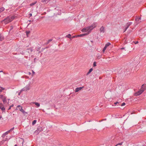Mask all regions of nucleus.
Listing matches in <instances>:
<instances>
[{"mask_svg":"<svg viewBox=\"0 0 146 146\" xmlns=\"http://www.w3.org/2000/svg\"><path fill=\"white\" fill-rule=\"evenodd\" d=\"M91 30L89 27L84 28L82 30V31L83 32H87V35L89 34L91 32Z\"/></svg>","mask_w":146,"mask_h":146,"instance_id":"1","label":"nucleus"},{"mask_svg":"<svg viewBox=\"0 0 146 146\" xmlns=\"http://www.w3.org/2000/svg\"><path fill=\"white\" fill-rule=\"evenodd\" d=\"M30 84H29L27 85L26 86L23 88L21 90V91H26L27 90H29L30 89Z\"/></svg>","mask_w":146,"mask_h":146,"instance_id":"2","label":"nucleus"},{"mask_svg":"<svg viewBox=\"0 0 146 146\" xmlns=\"http://www.w3.org/2000/svg\"><path fill=\"white\" fill-rule=\"evenodd\" d=\"M2 22H4L5 24H7L11 21L9 18V17H7L5 19L2 21Z\"/></svg>","mask_w":146,"mask_h":146,"instance_id":"3","label":"nucleus"},{"mask_svg":"<svg viewBox=\"0 0 146 146\" xmlns=\"http://www.w3.org/2000/svg\"><path fill=\"white\" fill-rule=\"evenodd\" d=\"M43 131V129L41 127H38L37 129L35 131V133L38 134L40 132Z\"/></svg>","mask_w":146,"mask_h":146,"instance_id":"4","label":"nucleus"},{"mask_svg":"<svg viewBox=\"0 0 146 146\" xmlns=\"http://www.w3.org/2000/svg\"><path fill=\"white\" fill-rule=\"evenodd\" d=\"M97 25V23H95L92 24V25L89 26L91 30H92L94 28L96 27Z\"/></svg>","mask_w":146,"mask_h":146,"instance_id":"5","label":"nucleus"},{"mask_svg":"<svg viewBox=\"0 0 146 146\" xmlns=\"http://www.w3.org/2000/svg\"><path fill=\"white\" fill-rule=\"evenodd\" d=\"M17 108H19L20 111L23 113H25L24 110L23 109L22 107L21 106L19 105L17 106Z\"/></svg>","mask_w":146,"mask_h":146,"instance_id":"6","label":"nucleus"},{"mask_svg":"<svg viewBox=\"0 0 146 146\" xmlns=\"http://www.w3.org/2000/svg\"><path fill=\"white\" fill-rule=\"evenodd\" d=\"M132 24V23L131 22L128 23L126 25V27H125V29L124 31L123 32H125L127 29Z\"/></svg>","mask_w":146,"mask_h":146,"instance_id":"7","label":"nucleus"},{"mask_svg":"<svg viewBox=\"0 0 146 146\" xmlns=\"http://www.w3.org/2000/svg\"><path fill=\"white\" fill-rule=\"evenodd\" d=\"M143 92L140 89L139 91L134 94V95L135 96H138L141 94Z\"/></svg>","mask_w":146,"mask_h":146,"instance_id":"8","label":"nucleus"},{"mask_svg":"<svg viewBox=\"0 0 146 146\" xmlns=\"http://www.w3.org/2000/svg\"><path fill=\"white\" fill-rule=\"evenodd\" d=\"M146 89V85H143L140 89V90L143 92Z\"/></svg>","mask_w":146,"mask_h":146,"instance_id":"9","label":"nucleus"},{"mask_svg":"<svg viewBox=\"0 0 146 146\" xmlns=\"http://www.w3.org/2000/svg\"><path fill=\"white\" fill-rule=\"evenodd\" d=\"M0 109H1L2 111L5 110V108L4 107L3 105L1 103H0Z\"/></svg>","mask_w":146,"mask_h":146,"instance_id":"10","label":"nucleus"},{"mask_svg":"<svg viewBox=\"0 0 146 146\" xmlns=\"http://www.w3.org/2000/svg\"><path fill=\"white\" fill-rule=\"evenodd\" d=\"M141 20V17H137L135 18V21H136V23L138 24L140 22V20Z\"/></svg>","mask_w":146,"mask_h":146,"instance_id":"11","label":"nucleus"},{"mask_svg":"<svg viewBox=\"0 0 146 146\" xmlns=\"http://www.w3.org/2000/svg\"><path fill=\"white\" fill-rule=\"evenodd\" d=\"M100 31L101 33H104L105 32L104 28L103 26L100 29Z\"/></svg>","mask_w":146,"mask_h":146,"instance_id":"12","label":"nucleus"},{"mask_svg":"<svg viewBox=\"0 0 146 146\" xmlns=\"http://www.w3.org/2000/svg\"><path fill=\"white\" fill-rule=\"evenodd\" d=\"M83 88V87H80L76 88L75 90V92H78L79 91L81 90Z\"/></svg>","mask_w":146,"mask_h":146,"instance_id":"13","label":"nucleus"},{"mask_svg":"<svg viewBox=\"0 0 146 146\" xmlns=\"http://www.w3.org/2000/svg\"><path fill=\"white\" fill-rule=\"evenodd\" d=\"M2 101L4 104H5L7 102V97L5 96L4 98L2 100Z\"/></svg>","mask_w":146,"mask_h":146,"instance_id":"14","label":"nucleus"},{"mask_svg":"<svg viewBox=\"0 0 146 146\" xmlns=\"http://www.w3.org/2000/svg\"><path fill=\"white\" fill-rule=\"evenodd\" d=\"M14 127H13L12 128H11L10 130H9L6 131V132L8 133V134L11 131H12L14 130Z\"/></svg>","mask_w":146,"mask_h":146,"instance_id":"15","label":"nucleus"},{"mask_svg":"<svg viewBox=\"0 0 146 146\" xmlns=\"http://www.w3.org/2000/svg\"><path fill=\"white\" fill-rule=\"evenodd\" d=\"M9 17L11 21H12L15 19V17L14 16Z\"/></svg>","mask_w":146,"mask_h":146,"instance_id":"16","label":"nucleus"},{"mask_svg":"<svg viewBox=\"0 0 146 146\" xmlns=\"http://www.w3.org/2000/svg\"><path fill=\"white\" fill-rule=\"evenodd\" d=\"M93 69L92 68H90L89 71L87 73V75L89 74H90L93 70Z\"/></svg>","mask_w":146,"mask_h":146,"instance_id":"17","label":"nucleus"},{"mask_svg":"<svg viewBox=\"0 0 146 146\" xmlns=\"http://www.w3.org/2000/svg\"><path fill=\"white\" fill-rule=\"evenodd\" d=\"M34 104H35V105L37 106V107H38L40 106V104L39 103H38V102H34Z\"/></svg>","mask_w":146,"mask_h":146,"instance_id":"18","label":"nucleus"},{"mask_svg":"<svg viewBox=\"0 0 146 146\" xmlns=\"http://www.w3.org/2000/svg\"><path fill=\"white\" fill-rule=\"evenodd\" d=\"M5 97V96H4L3 95H0V98L2 100Z\"/></svg>","mask_w":146,"mask_h":146,"instance_id":"19","label":"nucleus"},{"mask_svg":"<svg viewBox=\"0 0 146 146\" xmlns=\"http://www.w3.org/2000/svg\"><path fill=\"white\" fill-rule=\"evenodd\" d=\"M87 35V33H84V34H80V35H78V36L81 37V36H84L85 35Z\"/></svg>","mask_w":146,"mask_h":146,"instance_id":"20","label":"nucleus"},{"mask_svg":"<svg viewBox=\"0 0 146 146\" xmlns=\"http://www.w3.org/2000/svg\"><path fill=\"white\" fill-rule=\"evenodd\" d=\"M111 44V43L110 42H108L107 44H106L105 45V46L107 48L110 46Z\"/></svg>","mask_w":146,"mask_h":146,"instance_id":"21","label":"nucleus"},{"mask_svg":"<svg viewBox=\"0 0 146 146\" xmlns=\"http://www.w3.org/2000/svg\"><path fill=\"white\" fill-rule=\"evenodd\" d=\"M7 134H8V133L6 132L2 135V137H4Z\"/></svg>","mask_w":146,"mask_h":146,"instance_id":"22","label":"nucleus"},{"mask_svg":"<svg viewBox=\"0 0 146 146\" xmlns=\"http://www.w3.org/2000/svg\"><path fill=\"white\" fill-rule=\"evenodd\" d=\"M5 9L3 7H2L0 8V13L3 11Z\"/></svg>","mask_w":146,"mask_h":146,"instance_id":"23","label":"nucleus"},{"mask_svg":"<svg viewBox=\"0 0 146 146\" xmlns=\"http://www.w3.org/2000/svg\"><path fill=\"white\" fill-rule=\"evenodd\" d=\"M36 121H37L36 120H33L32 123L33 125H34L35 124V123H36Z\"/></svg>","mask_w":146,"mask_h":146,"instance_id":"24","label":"nucleus"},{"mask_svg":"<svg viewBox=\"0 0 146 146\" xmlns=\"http://www.w3.org/2000/svg\"><path fill=\"white\" fill-rule=\"evenodd\" d=\"M50 0H43L42 2H45L46 3H48Z\"/></svg>","mask_w":146,"mask_h":146,"instance_id":"25","label":"nucleus"},{"mask_svg":"<svg viewBox=\"0 0 146 146\" xmlns=\"http://www.w3.org/2000/svg\"><path fill=\"white\" fill-rule=\"evenodd\" d=\"M71 35L70 34H68V35H67L66 36V37H68V38H70L71 37Z\"/></svg>","mask_w":146,"mask_h":146,"instance_id":"26","label":"nucleus"},{"mask_svg":"<svg viewBox=\"0 0 146 146\" xmlns=\"http://www.w3.org/2000/svg\"><path fill=\"white\" fill-rule=\"evenodd\" d=\"M36 3V2L31 3L30 5L31 6H33L35 5Z\"/></svg>","mask_w":146,"mask_h":146,"instance_id":"27","label":"nucleus"},{"mask_svg":"<svg viewBox=\"0 0 146 146\" xmlns=\"http://www.w3.org/2000/svg\"><path fill=\"white\" fill-rule=\"evenodd\" d=\"M52 39H50L49 40H48V42H47V44H48L51 41H52Z\"/></svg>","mask_w":146,"mask_h":146,"instance_id":"28","label":"nucleus"},{"mask_svg":"<svg viewBox=\"0 0 146 146\" xmlns=\"http://www.w3.org/2000/svg\"><path fill=\"white\" fill-rule=\"evenodd\" d=\"M107 48L106 47V46H105V47H104V48H103V52H104L105 50Z\"/></svg>","mask_w":146,"mask_h":146,"instance_id":"29","label":"nucleus"},{"mask_svg":"<svg viewBox=\"0 0 146 146\" xmlns=\"http://www.w3.org/2000/svg\"><path fill=\"white\" fill-rule=\"evenodd\" d=\"M123 143V142H121V143H119L118 144H117L116 145H117V146L118 145H122V143Z\"/></svg>","mask_w":146,"mask_h":146,"instance_id":"30","label":"nucleus"},{"mask_svg":"<svg viewBox=\"0 0 146 146\" xmlns=\"http://www.w3.org/2000/svg\"><path fill=\"white\" fill-rule=\"evenodd\" d=\"M96 66V62H94L93 63V66L95 67Z\"/></svg>","mask_w":146,"mask_h":146,"instance_id":"31","label":"nucleus"},{"mask_svg":"<svg viewBox=\"0 0 146 146\" xmlns=\"http://www.w3.org/2000/svg\"><path fill=\"white\" fill-rule=\"evenodd\" d=\"M13 105H11V106H10V107H9V108L8 110H10L11 108L12 107H13Z\"/></svg>","mask_w":146,"mask_h":146,"instance_id":"32","label":"nucleus"},{"mask_svg":"<svg viewBox=\"0 0 146 146\" xmlns=\"http://www.w3.org/2000/svg\"><path fill=\"white\" fill-rule=\"evenodd\" d=\"M125 103L123 102V103H122V104H121V106H125Z\"/></svg>","mask_w":146,"mask_h":146,"instance_id":"33","label":"nucleus"},{"mask_svg":"<svg viewBox=\"0 0 146 146\" xmlns=\"http://www.w3.org/2000/svg\"><path fill=\"white\" fill-rule=\"evenodd\" d=\"M133 42L135 43V44H136L138 43V41H137L136 42Z\"/></svg>","mask_w":146,"mask_h":146,"instance_id":"34","label":"nucleus"},{"mask_svg":"<svg viewBox=\"0 0 146 146\" xmlns=\"http://www.w3.org/2000/svg\"><path fill=\"white\" fill-rule=\"evenodd\" d=\"M77 36H72V37H71L72 38H74L75 37H77Z\"/></svg>","mask_w":146,"mask_h":146,"instance_id":"35","label":"nucleus"},{"mask_svg":"<svg viewBox=\"0 0 146 146\" xmlns=\"http://www.w3.org/2000/svg\"><path fill=\"white\" fill-rule=\"evenodd\" d=\"M0 88L2 90H5V88H3V87H0Z\"/></svg>","mask_w":146,"mask_h":146,"instance_id":"36","label":"nucleus"},{"mask_svg":"<svg viewBox=\"0 0 146 146\" xmlns=\"http://www.w3.org/2000/svg\"><path fill=\"white\" fill-rule=\"evenodd\" d=\"M22 91H21V90L20 91V92H19V93H18V95L19 96L20 95V94L21 93V92H22Z\"/></svg>","mask_w":146,"mask_h":146,"instance_id":"37","label":"nucleus"},{"mask_svg":"<svg viewBox=\"0 0 146 146\" xmlns=\"http://www.w3.org/2000/svg\"><path fill=\"white\" fill-rule=\"evenodd\" d=\"M119 103V102H115L114 103V104H115V105H116L117 104H118Z\"/></svg>","mask_w":146,"mask_h":146,"instance_id":"38","label":"nucleus"},{"mask_svg":"<svg viewBox=\"0 0 146 146\" xmlns=\"http://www.w3.org/2000/svg\"><path fill=\"white\" fill-rule=\"evenodd\" d=\"M101 56H98V59H100L101 58Z\"/></svg>","mask_w":146,"mask_h":146,"instance_id":"39","label":"nucleus"},{"mask_svg":"<svg viewBox=\"0 0 146 146\" xmlns=\"http://www.w3.org/2000/svg\"><path fill=\"white\" fill-rule=\"evenodd\" d=\"M1 37V36H0V40H2L3 39H2Z\"/></svg>","mask_w":146,"mask_h":146,"instance_id":"40","label":"nucleus"},{"mask_svg":"<svg viewBox=\"0 0 146 146\" xmlns=\"http://www.w3.org/2000/svg\"><path fill=\"white\" fill-rule=\"evenodd\" d=\"M2 90L1 89H0V92H2Z\"/></svg>","mask_w":146,"mask_h":146,"instance_id":"41","label":"nucleus"},{"mask_svg":"<svg viewBox=\"0 0 146 146\" xmlns=\"http://www.w3.org/2000/svg\"><path fill=\"white\" fill-rule=\"evenodd\" d=\"M29 33V32H27V34H28Z\"/></svg>","mask_w":146,"mask_h":146,"instance_id":"42","label":"nucleus"},{"mask_svg":"<svg viewBox=\"0 0 146 146\" xmlns=\"http://www.w3.org/2000/svg\"><path fill=\"white\" fill-rule=\"evenodd\" d=\"M30 16H31L32 15V14H30Z\"/></svg>","mask_w":146,"mask_h":146,"instance_id":"43","label":"nucleus"},{"mask_svg":"<svg viewBox=\"0 0 146 146\" xmlns=\"http://www.w3.org/2000/svg\"><path fill=\"white\" fill-rule=\"evenodd\" d=\"M36 58H34V60L35 61V60H36Z\"/></svg>","mask_w":146,"mask_h":146,"instance_id":"44","label":"nucleus"},{"mask_svg":"<svg viewBox=\"0 0 146 146\" xmlns=\"http://www.w3.org/2000/svg\"><path fill=\"white\" fill-rule=\"evenodd\" d=\"M14 146H18V145H15Z\"/></svg>","mask_w":146,"mask_h":146,"instance_id":"45","label":"nucleus"},{"mask_svg":"<svg viewBox=\"0 0 146 146\" xmlns=\"http://www.w3.org/2000/svg\"><path fill=\"white\" fill-rule=\"evenodd\" d=\"M3 72V71H0V72Z\"/></svg>","mask_w":146,"mask_h":146,"instance_id":"46","label":"nucleus"},{"mask_svg":"<svg viewBox=\"0 0 146 146\" xmlns=\"http://www.w3.org/2000/svg\"><path fill=\"white\" fill-rule=\"evenodd\" d=\"M33 73H35V72L33 71Z\"/></svg>","mask_w":146,"mask_h":146,"instance_id":"47","label":"nucleus"},{"mask_svg":"<svg viewBox=\"0 0 146 146\" xmlns=\"http://www.w3.org/2000/svg\"><path fill=\"white\" fill-rule=\"evenodd\" d=\"M123 48H121V49H123Z\"/></svg>","mask_w":146,"mask_h":146,"instance_id":"48","label":"nucleus"},{"mask_svg":"<svg viewBox=\"0 0 146 146\" xmlns=\"http://www.w3.org/2000/svg\"><path fill=\"white\" fill-rule=\"evenodd\" d=\"M106 119H104V120H106Z\"/></svg>","mask_w":146,"mask_h":146,"instance_id":"49","label":"nucleus"},{"mask_svg":"<svg viewBox=\"0 0 146 146\" xmlns=\"http://www.w3.org/2000/svg\"><path fill=\"white\" fill-rule=\"evenodd\" d=\"M16 110H18V109L17 108H16Z\"/></svg>","mask_w":146,"mask_h":146,"instance_id":"50","label":"nucleus"},{"mask_svg":"<svg viewBox=\"0 0 146 146\" xmlns=\"http://www.w3.org/2000/svg\"><path fill=\"white\" fill-rule=\"evenodd\" d=\"M104 120H102L101 121H103Z\"/></svg>","mask_w":146,"mask_h":146,"instance_id":"51","label":"nucleus"},{"mask_svg":"<svg viewBox=\"0 0 146 146\" xmlns=\"http://www.w3.org/2000/svg\"><path fill=\"white\" fill-rule=\"evenodd\" d=\"M115 146H117V145H115Z\"/></svg>","mask_w":146,"mask_h":146,"instance_id":"52","label":"nucleus"}]
</instances>
